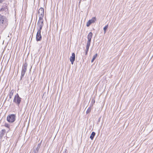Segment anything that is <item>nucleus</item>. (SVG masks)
Segmentation results:
<instances>
[{
	"instance_id": "412c9836",
	"label": "nucleus",
	"mask_w": 153,
	"mask_h": 153,
	"mask_svg": "<svg viewBox=\"0 0 153 153\" xmlns=\"http://www.w3.org/2000/svg\"><path fill=\"white\" fill-rule=\"evenodd\" d=\"M91 24V23L90 21H89V20L88 21V22L87 23V24H86L87 26L89 27Z\"/></svg>"
},
{
	"instance_id": "6e6552de",
	"label": "nucleus",
	"mask_w": 153,
	"mask_h": 153,
	"mask_svg": "<svg viewBox=\"0 0 153 153\" xmlns=\"http://www.w3.org/2000/svg\"><path fill=\"white\" fill-rule=\"evenodd\" d=\"M41 30H38L36 35V40L37 41H40L42 39V36L41 35Z\"/></svg>"
},
{
	"instance_id": "9b49d317",
	"label": "nucleus",
	"mask_w": 153,
	"mask_h": 153,
	"mask_svg": "<svg viewBox=\"0 0 153 153\" xmlns=\"http://www.w3.org/2000/svg\"><path fill=\"white\" fill-rule=\"evenodd\" d=\"M5 130L4 129L1 130L0 132V137L2 138L5 134Z\"/></svg>"
},
{
	"instance_id": "1a4fd4ad",
	"label": "nucleus",
	"mask_w": 153,
	"mask_h": 153,
	"mask_svg": "<svg viewBox=\"0 0 153 153\" xmlns=\"http://www.w3.org/2000/svg\"><path fill=\"white\" fill-rule=\"evenodd\" d=\"M75 54L74 53H73L72 54V56H71L70 58V61L71 62L72 64H73L75 60Z\"/></svg>"
},
{
	"instance_id": "a211bd4d",
	"label": "nucleus",
	"mask_w": 153,
	"mask_h": 153,
	"mask_svg": "<svg viewBox=\"0 0 153 153\" xmlns=\"http://www.w3.org/2000/svg\"><path fill=\"white\" fill-rule=\"evenodd\" d=\"M91 107H89L88 108V109L87 111H86V113L87 114H89L90 113L91 111Z\"/></svg>"
},
{
	"instance_id": "a878e982",
	"label": "nucleus",
	"mask_w": 153,
	"mask_h": 153,
	"mask_svg": "<svg viewBox=\"0 0 153 153\" xmlns=\"http://www.w3.org/2000/svg\"><path fill=\"white\" fill-rule=\"evenodd\" d=\"M39 144V146H40V144Z\"/></svg>"
},
{
	"instance_id": "b1692460",
	"label": "nucleus",
	"mask_w": 153,
	"mask_h": 153,
	"mask_svg": "<svg viewBox=\"0 0 153 153\" xmlns=\"http://www.w3.org/2000/svg\"><path fill=\"white\" fill-rule=\"evenodd\" d=\"M100 119H101V117H100V118H99V119H98V123H99L100 122Z\"/></svg>"
},
{
	"instance_id": "dca6fc26",
	"label": "nucleus",
	"mask_w": 153,
	"mask_h": 153,
	"mask_svg": "<svg viewBox=\"0 0 153 153\" xmlns=\"http://www.w3.org/2000/svg\"><path fill=\"white\" fill-rule=\"evenodd\" d=\"M97 53H96L95 55H94L93 57V58L91 60V62H93L94 60L97 57Z\"/></svg>"
},
{
	"instance_id": "9d476101",
	"label": "nucleus",
	"mask_w": 153,
	"mask_h": 153,
	"mask_svg": "<svg viewBox=\"0 0 153 153\" xmlns=\"http://www.w3.org/2000/svg\"><path fill=\"white\" fill-rule=\"evenodd\" d=\"M27 63H25L23 65L22 70L25 71H27Z\"/></svg>"
},
{
	"instance_id": "393cba45",
	"label": "nucleus",
	"mask_w": 153,
	"mask_h": 153,
	"mask_svg": "<svg viewBox=\"0 0 153 153\" xmlns=\"http://www.w3.org/2000/svg\"><path fill=\"white\" fill-rule=\"evenodd\" d=\"M63 153H67L66 152V151H65V152H63Z\"/></svg>"
},
{
	"instance_id": "f3484780",
	"label": "nucleus",
	"mask_w": 153,
	"mask_h": 153,
	"mask_svg": "<svg viewBox=\"0 0 153 153\" xmlns=\"http://www.w3.org/2000/svg\"><path fill=\"white\" fill-rule=\"evenodd\" d=\"M39 144H38L37 147L36 148V150H34V153H35V152H36V153H37L38 152L39 150L40 146H39Z\"/></svg>"
},
{
	"instance_id": "0eeeda50",
	"label": "nucleus",
	"mask_w": 153,
	"mask_h": 153,
	"mask_svg": "<svg viewBox=\"0 0 153 153\" xmlns=\"http://www.w3.org/2000/svg\"><path fill=\"white\" fill-rule=\"evenodd\" d=\"M38 14L39 15V17H42V18H43V17L44 15V9L42 7H41L38 10Z\"/></svg>"
},
{
	"instance_id": "f03ea898",
	"label": "nucleus",
	"mask_w": 153,
	"mask_h": 153,
	"mask_svg": "<svg viewBox=\"0 0 153 153\" xmlns=\"http://www.w3.org/2000/svg\"><path fill=\"white\" fill-rule=\"evenodd\" d=\"M9 14L8 8L6 4H4L0 9V15L6 16Z\"/></svg>"
},
{
	"instance_id": "ddd939ff",
	"label": "nucleus",
	"mask_w": 153,
	"mask_h": 153,
	"mask_svg": "<svg viewBox=\"0 0 153 153\" xmlns=\"http://www.w3.org/2000/svg\"><path fill=\"white\" fill-rule=\"evenodd\" d=\"M96 19L95 17H93L91 19V20H89V21H90L91 23L92 24V23H93L95 22L96 20Z\"/></svg>"
},
{
	"instance_id": "39448f33",
	"label": "nucleus",
	"mask_w": 153,
	"mask_h": 153,
	"mask_svg": "<svg viewBox=\"0 0 153 153\" xmlns=\"http://www.w3.org/2000/svg\"><path fill=\"white\" fill-rule=\"evenodd\" d=\"M43 25V19L42 17H39V19L37 23L38 30H41Z\"/></svg>"
},
{
	"instance_id": "aec40b11",
	"label": "nucleus",
	"mask_w": 153,
	"mask_h": 153,
	"mask_svg": "<svg viewBox=\"0 0 153 153\" xmlns=\"http://www.w3.org/2000/svg\"><path fill=\"white\" fill-rule=\"evenodd\" d=\"M4 126L6 127L7 128H8L9 129V130H10V125L7 123H5L4 124Z\"/></svg>"
},
{
	"instance_id": "7ed1b4c3",
	"label": "nucleus",
	"mask_w": 153,
	"mask_h": 153,
	"mask_svg": "<svg viewBox=\"0 0 153 153\" xmlns=\"http://www.w3.org/2000/svg\"><path fill=\"white\" fill-rule=\"evenodd\" d=\"M16 116L15 114H9L7 118V121L9 123H12L16 120Z\"/></svg>"
},
{
	"instance_id": "20e7f679",
	"label": "nucleus",
	"mask_w": 153,
	"mask_h": 153,
	"mask_svg": "<svg viewBox=\"0 0 153 153\" xmlns=\"http://www.w3.org/2000/svg\"><path fill=\"white\" fill-rule=\"evenodd\" d=\"M93 36V33L92 32H90L88 34L87 36L88 41L86 46V50L88 51L89 47L90 45V43L91 41V39Z\"/></svg>"
},
{
	"instance_id": "f8f14e48",
	"label": "nucleus",
	"mask_w": 153,
	"mask_h": 153,
	"mask_svg": "<svg viewBox=\"0 0 153 153\" xmlns=\"http://www.w3.org/2000/svg\"><path fill=\"white\" fill-rule=\"evenodd\" d=\"M95 135V133L94 132H92L91 133L90 136V138L91 140H93L94 137Z\"/></svg>"
},
{
	"instance_id": "bb28decb",
	"label": "nucleus",
	"mask_w": 153,
	"mask_h": 153,
	"mask_svg": "<svg viewBox=\"0 0 153 153\" xmlns=\"http://www.w3.org/2000/svg\"><path fill=\"white\" fill-rule=\"evenodd\" d=\"M36 153V152H35V153Z\"/></svg>"
},
{
	"instance_id": "2eb2a0df",
	"label": "nucleus",
	"mask_w": 153,
	"mask_h": 153,
	"mask_svg": "<svg viewBox=\"0 0 153 153\" xmlns=\"http://www.w3.org/2000/svg\"><path fill=\"white\" fill-rule=\"evenodd\" d=\"M26 71H24L22 70L21 72V79H22V78L23 77L25 74V73Z\"/></svg>"
},
{
	"instance_id": "5701e85b",
	"label": "nucleus",
	"mask_w": 153,
	"mask_h": 153,
	"mask_svg": "<svg viewBox=\"0 0 153 153\" xmlns=\"http://www.w3.org/2000/svg\"><path fill=\"white\" fill-rule=\"evenodd\" d=\"M5 0H0V3H2L4 1H5Z\"/></svg>"
},
{
	"instance_id": "423d86ee",
	"label": "nucleus",
	"mask_w": 153,
	"mask_h": 153,
	"mask_svg": "<svg viewBox=\"0 0 153 153\" xmlns=\"http://www.w3.org/2000/svg\"><path fill=\"white\" fill-rule=\"evenodd\" d=\"M21 98L19 97L18 94H17L15 96L13 101L19 106L21 102Z\"/></svg>"
},
{
	"instance_id": "4468645a",
	"label": "nucleus",
	"mask_w": 153,
	"mask_h": 153,
	"mask_svg": "<svg viewBox=\"0 0 153 153\" xmlns=\"http://www.w3.org/2000/svg\"><path fill=\"white\" fill-rule=\"evenodd\" d=\"M14 92V90H11V91H10V94H9V97L10 99L12 98Z\"/></svg>"
},
{
	"instance_id": "f257e3e1",
	"label": "nucleus",
	"mask_w": 153,
	"mask_h": 153,
	"mask_svg": "<svg viewBox=\"0 0 153 153\" xmlns=\"http://www.w3.org/2000/svg\"><path fill=\"white\" fill-rule=\"evenodd\" d=\"M8 19L7 16L0 15V31L3 32L8 25Z\"/></svg>"
},
{
	"instance_id": "4be33fe9",
	"label": "nucleus",
	"mask_w": 153,
	"mask_h": 153,
	"mask_svg": "<svg viewBox=\"0 0 153 153\" xmlns=\"http://www.w3.org/2000/svg\"><path fill=\"white\" fill-rule=\"evenodd\" d=\"M88 51H87V50H85V55H87V54Z\"/></svg>"
},
{
	"instance_id": "6ab92c4d",
	"label": "nucleus",
	"mask_w": 153,
	"mask_h": 153,
	"mask_svg": "<svg viewBox=\"0 0 153 153\" xmlns=\"http://www.w3.org/2000/svg\"><path fill=\"white\" fill-rule=\"evenodd\" d=\"M108 27V25H106L103 28L104 30V33H105L106 32V30L107 29Z\"/></svg>"
}]
</instances>
